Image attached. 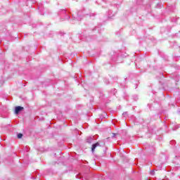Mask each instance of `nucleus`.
Wrapping results in <instances>:
<instances>
[{
  "mask_svg": "<svg viewBox=\"0 0 180 180\" xmlns=\"http://www.w3.org/2000/svg\"><path fill=\"white\" fill-rule=\"evenodd\" d=\"M22 110H23V107H21V106L15 107V115H19V113H20V112H22Z\"/></svg>",
  "mask_w": 180,
  "mask_h": 180,
  "instance_id": "obj_1",
  "label": "nucleus"
},
{
  "mask_svg": "<svg viewBox=\"0 0 180 180\" xmlns=\"http://www.w3.org/2000/svg\"><path fill=\"white\" fill-rule=\"evenodd\" d=\"M99 146H101V145L99 144V142H97V143H94V144L92 145V147H91V151H92V153H94V152L95 151V148H96V147H99Z\"/></svg>",
  "mask_w": 180,
  "mask_h": 180,
  "instance_id": "obj_2",
  "label": "nucleus"
},
{
  "mask_svg": "<svg viewBox=\"0 0 180 180\" xmlns=\"http://www.w3.org/2000/svg\"><path fill=\"white\" fill-rule=\"evenodd\" d=\"M86 141H87V143H92V141H94V137L90 136V137L87 138Z\"/></svg>",
  "mask_w": 180,
  "mask_h": 180,
  "instance_id": "obj_3",
  "label": "nucleus"
},
{
  "mask_svg": "<svg viewBox=\"0 0 180 180\" xmlns=\"http://www.w3.org/2000/svg\"><path fill=\"white\" fill-rule=\"evenodd\" d=\"M73 18L75 19H77V20H81V19H82V18L79 17V15H78L77 17L73 16Z\"/></svg>",
  "mask_w": 180,
  "mask_h": 180,
  "instance_id": "obj_4",
  "label": "nucleus"
},
{
  "mask_svg": "<svg viewBox=\"0 0 180 180\" xmlns=\"http://www.w3.org/2000/svg\"><path fill=\"white\" fill-rule=\"evenodd\" d=\"M17 136H18V139H22V137H23V134H18L17 135Z\"/></svg>",
  "mask_w": 180,
  "mask_h": 180,
  "instance_id": "obj_5",
  "label": "nucleus"
},
{
  "mask_svg": "<svg viewBox=\"0 0 180 180\" xmlns=\"http://www.w3.org/2000/svg\"><path fill=\"white\" fill-rule=\"evenodd\" d=\"M154 174H155V172H154V170H151L150 175H154Z\"/></svg>",
  "mask_w": 180,
  "mask_h": 180,
  "instance_id": "obj_6",
  "label": "nucleus"
},
{
  "mask_svg": "<svg viewBox=\"0 0 180 180\" xmlns=\"http://www.w3.org/2000/svg\"><path fill=\"white\" fill-rule=\"evenodd\" d=\"M115 136H116V134H112V139L115 138Z\"/></svg>",
  "mask_w": 180,
  "mask_h": 180,
  "instance_id": "obj_7",
  "label": "nucleus"
},
{
  "mask_svg": "<svg viewBox=\"0 0 180 180\" xmlns=\"http://www.w3.org/2000/svg\"><path fill=\"white\" fill-rule=\"evenodd\" d=\"M122 115L123 116H126V115H127V112H124Z\"/></svg>",
  "mask_w": 180,
  "mask_h": 180,
  "instance_id": "obj_8",
  "label": "nucleus"
},
{
  "mask_svg": "<svg viewBox=\"0 0 180 180\" xmlns=\"http://www.w3.org/2000/svg\"><path fill=\"white\" fill-rule=\"evenodd\" d=\"M108 18H112V16L109 15Z\"/></svg>",
  "mask_w": 180,
  "mask_h": 180,
  "instance_id": "obj_9",
  "label": "nucleus"
}]
</instances>
